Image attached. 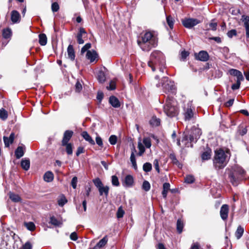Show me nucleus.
Returning <instances> with one entry per match:
<instances>
[{"instance_id": "f257e3e1", "label": "nucleus", "mask_w": 249, "mask_h": 249, "mask_svg": "<svg viewBox=\"0 0 249 249\" xmlns=\"http://www.w3.org/2000/svg\"><path fill=\"white\" fill-rule=\"evenodd\" d=\"M148 65L153 71L159 69L160 72L163 73L165 68V59L163 53L158 50L153 51L150 55Z\"/></svg>"}, {"instance_id": "f03ea898", "label": "nucleus", "mask_w": 249, "mask_h": 249, "mask_svg": "<svg viewBox=\"0 0 249 249\" xmlns=\"http://www.w3.org/2000/svg\"><path fill=\"white\" fill-rule=\"evenodd\" d=\"M137 42L142 51L148 52L157 46L158 38L151 32H146L139 38Z\"/></svg>"}, {"instance_id": "7ed1b4c3", "label": "nucleus", "mask_w": 249, "mask_h": 249, "mask_svg": "<svg viewBox=\"0 0 249 249\" xmlns=\"http://www.w3.org/2000/svg\"><path fill=\"white\" fill-rule=\"evenodd\" d=\"M214 153L213 163L215 168L220 169L224 168L230 159V153L228 151L226 152L220 148L216 150Z\"/></svg>"}, {"instance_id": "20e7f679", "label": "nucleus", "mask_w": 249, "mask_h": 249, "mask_svg": "<svg viewBox=\"0 0 249 249\" xmlns=\"http://www.w3.org/2000/svg\"><path fill=\"white\" fill-rule=\"evenodd\" d=\"M182 114L185 122L194 121L196 118L195 107L190 101H184L182 106Z\"/></svg>"}, {"instance_id": "39448f33", "label": "nucleus", "mask_w": 249, "mask_h": 249, "mask_svg": "<svg viewBox=\"0 0 249 249\" xmlns=\"http://www.w3.org/2000/svg\"><path fill=\"white\" fill-rule=\"evenodd\" d=\"M163 110L167 116L170 117H174L178 114V109L176 106V102L173 97L169 96L167 97Z\"/></svg>"}, {"instance_id": "423d86ee", "label": "nucleus", "mask_w": 249, "mask_h": 249, "mask_svg": "<svg viewBox=\"0 0 249 249\" xmlns=\"http://www.w3.org/2000/svg\"><path fill=\"white\" fill-rule=\"evenodd\" d=\"M228 171V177L230 181L233 186H237L239 182V176L245 174L244 170L240 167L236 166Z\"/></svg>"}, {"instance_id": "0eeeda50", "label": "nucleus", "mask_w": 249, "mask_h": 249, "mask_svg": "<svg viewBox=\"0 0 249 249\" xmlns=\"http://www.w3.org/2000/svg\"><path fill=\"white\" fill-rule=\"evenodd\" d=\"M161 86L165 93L174 92L175 89L174 82L170 80L167 77H163L161 80V83H158L156 84L157 88H160Z\"/></svg>"}, {"instance_id": "6e6552de", "label": "nucleus", "mask_w": 249, "mask_h": 249, "mask_svg": "<svg viewBox=\"0 0 249 249\" xmlns=\"http://www.w3.org/2000/svg\"><path fill=\"white\" fill-rule=\"evenodd\" d=\"M92 181L98 189L100 196L105 195L107 197L109 194V187L108 186H104L99 178L93 179Z\"/></svg>"}, {"instance_id": "1a4fd4ad", "label": "nucleus", "mask_w": 249, "mask_h": 249, "mask_svg": "<svg viewBox=\"0 0 249 249\" xmlns=\"http://www.w3.org/2000/svg\"><path fill=\"white\" fill-rule=\"evenodd\" d=\"M200 22L201 21L197 19L193 18H185L182 20L183 25L189 29L193 28Z\"/></svg>"}, {"instance_id": "9d476101", "label": "nucleus", "mask_w": 249, "mask_h": 249, "mask_svg": "<svg viewBox=\"0 0 249 249\" xmlns=\"http://www.w3.org/2000/svg\"><path fill=\"white\" fill-rule=\"evenodd\" d=\"M201 134V130L198 128L193 127L189 134V140L191 142H196Z\"/></svg>"}, {"instance_id": "9b49d317", "label": "nucleus", "mask_w": 249, "mask_h": 249, "mask_svg": "<svg viewBox=\"0 0 249 249\" xmlns=\"http://www.w3.org/2000/svg\"><path fill=\"white\" fill-rule=\"evenodd\" d=\"M87 33L84 28H80L77 35L76 38L78 44H82L84 43V39L87 38Z\"/></svg>"}, {"instance_id": "f8f14e48", "label": "nucleus", "mask_w": 249, "mask_h": 249, "mask_svg": "<svg viewBox=\"0 0 249 249\" xmlns=\"http://www.w3.org/2000/svg\"><path fill=\"white\" fill-rule=\"evenodd\" d=\"M73 132L71 130H66L65 131L63 137L61 142L62 145L64 146L67 143H68L73 135Z\"/></svg>"}, {"instance_id": "ddd939ff", "label": "nucleus", "mask_w": 249, "mask_h": 249, "mask_svg": "<svg viewBox=\"0 0 249 249\" xmlns=\"http://www.w3.org/2000/svg\"><path fill=\"white\" fill-rule=\"evenodd\" d=\"M195 55L196 59L201 61H207L209 58V54L205 51H201Z\"/></svg>"}, {"instance_id": "4468645a", "label": "nucleus", "mask_w": 249, "mask_h": 249, "mask_svg": "<svg viewBox=\"0 0 249 249\" xmlns=\"http://www.w3.org/2000/svg\"><path fill=\"white\" fill-rule=\"evenodd\" d=\"M229 210V206L227 204H224L221 206L220 208V214L221 218L223 220H226L227 219Z\"/></svg>"}, {"instance_id": "2eb2a0df", "label": "nucleus", "mask_w": 249, "mask_h": 249, "mask_svg": "<svg viewBox=\"0 0 249 249\" xmlns=\"http://www.w3.org/2000/svg\"><path fill=\"white\" fill-rule=\"evenodd\" d=\"M241 20L244 23V26L246 30V36L249 38V17L245 15L242 16Z\"/></svg>"}, {"instance_id": "dca6fc26", "label": "nucleus", "mask_w": 249, "mask_h": 249, "mask_svg": "<svg viewBox=\"0 0 249 249\" xmlns=\"http://www.w3.org/2000/svg\"><path fill=\"white\" fill-rule=\"evenodd\" d=\"M136 152L135 148L134 146H133L131 149V153L130 157V160L132 163V167L134 168L135 170H137V165L136 163V160L135 156V152Z\"/></svg>"}, {"instance_id": "f3484780", "label": "nucleus", "mask_w": 249, "mask_h": 249, "mask_svg": "<svg viewBox=\"0 0 249 249\" xmlns=\"http://www.w3.org/2000/svg\"><path fill=\"white\" fill-rule=\"evenodd\" d=\"M109 104L115 108L120 107L121 104L118 99L114 96H111L109 99Z\"/></svg>"}, {"instance_id": "a211bd4d", "label": "nucleus", "mask_w": 249, "mask_h": 249, "mask_svg": "<svg viewBox=\"0 0 249 249\" xmlns=\"http://www.w3.org/2000/svg\"><path fill=\"white\" fill-rule=\"evenodd\" d=\"M20 16L18 12L13 10L11 12V19L13 23H18L20 21Z\"/></svg>"}, {"instance_id": "6ab92c4d", "label": "nucleus", "mask_w": 249, "mask_h": 249, "mask_svg": "<svg viewBox=\"0 0 249 249\" xmlns=\"http://www.w3.org/2000/svg\"><path fill=\"white\" fill-rule=\"evenodd\" d=\"M229 72L231 75L236 76L237 79L244 80L242 72L237 70L231 69L229 71Z\"/></svg>"}, {"instance_id": "aec40b11", "label": "nucleus", "mask_w": 249, "mask_h": 249, "mask_svg": "<svg viewBox=\"0 0 249 249\" xmlns=\"http://www.w3.org/2000/svg\"><path fill=\"white\" fill-rule=\"evenodd\" d=\"M124 186L130 187H132L134 183V178L130 175H127L124 180Z\"/></svg>"}, {"instance_id": "412c9836", "label": "nucleus", "mask_w": 249, "mask_h": 249, "mask_svg": "<svg viewBox=\"0 0 249 249\" xmlns=\"http://www.w3.org/2000/svg\"><path fill=\"white\" fill-rule=\"evenodd\" d=\"M10 199L14 202L18 203L21 201L22 199L18 195L10 192L8 194Z\"/></svg>"}, {"instance_id": "4be33fe9", "label": "nucleus", "mask_w": 249, "mask_h": 249, "mask_svg": "<svg viewBox=\"0 0 249 249\" xmlns=\"http://www.w3.org/2000/svg\"><path fill=\"white\" fill-rule=\"evenodd\" d=\"M97 54L95 51H87L86 57L88 59L90 60V62H94L95 59L97 58Z\"/></svg>"}, {"instance_id": "5701e85b", "label": "nucleus", "mask_w": 249, "mask_h": 249, "mask_svg": "<svg viewBox=\"0 0 249 249\" xmlns=\"http://www.w3.org/2000/svg\"><path fill=\"white\" fill-rule=\"evenodd\" d=\"M82 137L87 142H88L90 144L94 145V141L92 139L91 136L88 134L87 131H83L81 133Z\"/></svg>"}, {"instance_id": "b1692460", "label": "nucleus", "mask_w": 249, "mask_h": 249, "mask_svg": "<svg viewBox=\"0 0 249 249\" xmlns=\"http://www.w3.org/2000/svg\"><path fill=\"white\" fill-rule=\"evenodd\" d=\"M14 135H15L14 133H12L10 135L9 137H3L4 142L5 145L6 147H8L10 144L12 143V142L14 141Z\"/></svg>"}, {"instance_id": "393cba45", "label": "nucleus", "mask_w": 249, "mask_h": 249, "mask_svg": "<svg viewBox=\"0 0 249 249\" xmlns=\"http://www.w3.org/2000/svg\"><path fill=\"white\" fill-rule=\"evenodd\" d=\"M67 52L69 58L71 60H74L75 58V53L72 45L70 44L68 46Z\"/></svg>"}, {"instance_id": "a878e982", "label": "nucleus", "mask_w": 249, "mask_h": 249, "mask_svg": "<svg viewBox=\"0 0 249 249\" xmlns=\"http://www.w3.org/2000/svg\"><path fill=\"white\" fill-rule=\"evenodd\" d=\"M53 174L51 171H47L45 173L43 176L44 181L47 182H50L53 179Z\"/></svg>"}, {"instance_id": "bb28decb", "label": "nucleus", "mask_w": 249, "mask_h": 249, "mask_svg": "<svg viewBox=\"0 0 249 249\" xmlns=\"http://www.w3.org/2000/svg\"><path fill=\"white\" fill-rule=\"evenodd\" d=\"M169 158L174 164L177 165L179 168H182V165L177 160L174 153H171L169 155Z\"/></svg>"}, {"instance_id": "cd10ccee", "label": "nucleus", "mask_w": 249, "mask_h": 249, "mask_svg": "<svg viewBox=\"0 0 249 249\" xmlns=\"http://www.w3.org/2000/svg\"><path fill=\"white\" fill-rule=\"evenodd\" d=\"M107 236H104L93 248V249H97V248H101L103 247L107 243Z\"/></svg>"}, {"instance_id": "c85d7f7f", "label": "nucleus", "mask_w": 249, "mask_h": 249, "mask_svg": "<svg viewBox=\"0 0 249 249\" xmlns=\"http://www.w3.org/2000/svg\"><path fill=\"white\" fill-rule=\"evenodd\" d=\"M24 154L23 147L22 146H18V148L16 149L15 152V154L16 157V158L18 159L22 157Z\"/></svg>"}, {"instance_id": "c756f323", "label": "nucleus", "mask_w": 249, "mask_h": 249, "mask_svg": "<svg viewBox=\"0 0 249 249\" xmlns=\"http://www.w3.org/2000/svg\"><path fill=\"white\" fill-rule=\"evenodd\" d=\"M20 164H21V166L24 170L27 171L30 168V160L29 159H23L21 160Z\"/></svg>"}, {"instance_id": "7c9ffc66", "label": "nucleus", "mask_w": 249, "mask_h": 249, "mask_svg": "<svg viewBox=\"0 0 249 249\" xmlns=\"http://www.w3.org/2000/svg\"><path fill=\"white\" fill-rule=\"evenodd\" d=\"M182 142L184 143L185 146H193L191 143L192 142H191L189 140V135H187L185 133H183V137L182 140Z\"/></svg>"}, {"instance_id": "2f4dec72", "label": "nucleus", "mask_w": 249, "mask_h": 249, "mask_svg": "<svg viewBox=\"0 0 249 249\" xmlns=\"http://www.w3.org/2000/svg\"><path fill=\"white\" fill-rule=\"evenodd\" d=\"M170 185L169 183L165 182L163 184V190L162 192V195L163 198H166L167 197V193L170 189Z\"/></svg>"}, {"instance_id": "473e14b6", "label": "nucleus", "mask_w": 249, "mask_h": 249, "mask_svg": "<svg viewBox=\"0 0 249 249\" xmlns=\"http://www.w3.org/2000/svg\"><path fill=\"white\" fill-rule=\"evenodd\" d=\"M47 38L45 34H41L39 35V43L42 46L47 44Z\"/></svg>"}, {"instance_id": "72a5a7b5", "label": "nucleus", "mask_w": 249, "mask_h": 249, "mask_svg": "<svg viewBox=\"0 0 249 249\" xmlns=\"http://www.w3.org/2000/svg\"><path fill=\"white\" fill-rule=\"evenodd\" d=\"M12 35L11 30L9 28H6L3 30L2 36L5 39L9 38Z\"/></svg>"}, {"instance_id": "f704fd0d", "label": "nucleus", "mask_w": 249, "mask_h": 249, "mask_svg": "<svg viewBox=\"0 0 249 249\" xmlns=\"http://www.w3.org/2000/svg\"><path fill=\"white\" fill-rule=\"evenodd\" d=\"M67 201V199L63 195H61L57 200L58 204L61 207H63Z\"/></svg>"}, {"instance_id": "c9c22d12", "label": "nucleus", "mask_w": 249, "mask_h": 249, "mask_svg": "<svg viewBox=\"0 0 249 249\" xmlns=\"http://www.w3.org/2000/svg\"><path fill=\"white\" fill-rule=\"evenodd\" d=\"M160 123V120L155 116L153 117L150 121V124L153 126H159Z\"/></svg>"}, {"instance_id": "e433bc0d", "label": "nucleus", "mask_w": 249, "mask_h": 249, "mask_svg": "<svg viewBox=\"0 0 249 249\" xmlns=\"http://www.w3.org/2000/svg\"><path fill=\"white\" fill-rule=\"evenodd\" d=\"M244 228L242 227L241 226L238 227L235 232V236L236 237L237 239H239L242 237L244 233Z\"/></svg>"}, {"instance_id": "4c0bfd02", "label": "nucleus", "mask_w": 249, "mask_h": 249, "mask_svg": "<svg viewBox=\"0 0 249 249\" xmlns=\"http://www.w3.org/2000/svg\"><path fill=\"white\" fill-rule=\"evenodd\" d=\"M184 224L183 221L181 219H178L177 223V230L179 233H181L182 231Z\"/></svg>"}, {"instance_id": "58836bf2", "label": "nucleus", "mask_w": 249, "mask_h": 249, "mask_svg": "<svg viewBox=\"0 0 249 249\" xmlns=\"http://www.w3.org/2000/svg\"><path fill=\"white\" fill-rule=\"evenodd\" d=\"M50 223H51L52 225H53L55 226H60L62 224L60 221L58 220L54 216L51 217Z\"/></svg>"}, {"instance_id": "ea45409f", "label": "nucleus", "mask_w": 249, "mask_h": 249, "mask_svg": "<svg viewBox=\"0 0 249 249\" xmlns=\"http://www.w3.org/2000/svg\"><path fill=\"white\" fill-rule=\"evenodd\" d=\"M97 79L100 83H103L106 80V76L104 72L100 71L97 74Z\"/></svg>"}, {"instance_id": "a19ab883", "label": "nucleus", "mask_w": 249, "mask_h": 249, "mask_svg": "<svg viewBox=\"0 0 249 249\" xmlns=\"http://www.w3.org/2000/svg\"><path fill=\"white\" fill-rule=\"evenodd\" d=\"M138 148L139 150L138 155L139 156H142L145 152V148L140 141L138 142Z\"/></svg>"}, {"instance_id": "79ce46f5", "label": "nucleus", "mask_w": 249, "mask_h": 249, "mask_svg": "<svg viewBox=\"0 0 249 249\" xmlns=\"http://www.w3.org/2000/svg\"><path fill=\"white\" fill-rule=\"evenodd\" d=\"M211 151L208 150L204 152L201 155V158L202 160H208L211 158Z\"/></svg>"}, {"instance_id": "37998d69", "label": "nucleus", "mask_w": 249, "mask_h": 249, "mask_svg": "<svg viewBox=\"0 0 249 249\" xmlns=\"http://www.w3.org/2000/svg\"><path fill=\"white\" fill-rule=\"evenodd\" d=\"M166 21L169 27L172 29L174 27V20L171 16L166 17Z\"/></svg>"}, {"instance_id": "c03bdc74", "label": "nucleus", "mask_w": 249, "mask_h": 249, "mask_svg": "<svg viewBox=\"0 0 249 249\" xmlns=\"http://www.w3.org/2000/svg\"><path fill=\"white\" fill-rule=\"evenodd\" d=\"M8 117V113L4 108H1L0 109V118L3 120H6Z\"/></svg>"}, {"instance_id": "a18cd8bd", "label": "nucleus", "mask_w": 249, "mask_h": 249, "mask_svg": "<svg viewBox=\"0 0 249 249\" xmlns=\"http://www.w3.org/2000/svg\"><path fill=\"white\" fill-rule=\"evenodd\" d=\"M244 80L236 79V82L235 83L233 84L231 86V89L233 90L238 89L240 88L241 82L243 81Z\"/></svg>"}, {"instance_id": "49530a36", "label": "nucleus", "mask_w": 249, "mask_h": 249, "mask_svg": "<svg viewBox=\"0 0 249 249\" xmlns=\"http://www.w3.org/2000/svg\"><path fill=\"white\" fill-rule=\"evenodd\" d=\"M64 146H66V151L68 155L72 154V145L71 143H67Z\"/></svg>"}, {"instance_id": "de8ad7c7", "label": "nucleus", "mask_w": 249, "mask_h": 249, "mask_svg": "<svg viewBox=\"0 0 249 249\" xmlns=\"http://www.w3.org/2000/svg\"><path fill=\"white\" fill-rule=\"evenodd\" d=\"M143 170L145 172H149L152 170V164L149 162H146L143 165Z\"/></svg>"}, {"instance_id": "09e8293b", "label": "nucleus", "mask_w": 249, "mask_h": 249, "mask_svg": "<svg viewBox=\"0 0 249 249\" xmlns=\"http://www.w3.org/2000/svg\"><path fill=\"white\" fill-rule=\"evenodd\" d=\"M111 183L113 186H119L120 183L118 177L116 176H112L111 177Z\"/></svg>"}, {"instance_id": "8fccbe9b", "label": "nucleus", "mask_w": 249, "mask_h": 249, "mask_svg": "<svg viewBox=\"0 0 249 249\" xmlns=\"http://www.w3.org/2000/svg\"><path fill=\"white\" fill-rule=\"evenodd\" d=\"M150 187H151L150 184L148 181L144 180L143 182L142 185V188L143 190L147 192L150 190Z\"/></svg>"}, {"instance_id": "3c124183", "label": "nucleus", "mask_w": 249, "mask_h": 249, "mask_svg": "<svg viewBox=\"0 0 249 249\" xmlns=\"http://www.w3.org/2000/svg\"><path fill=\"white\" fill-rule=\"evenodd\" d=\"M124 214V211L123 209L122 206H120L119 207L117 212V217L118 218H122Z\"/></svg>"}, {"instance_id": "603ef678", "label": "nucleus", "mask_w": 249, "mask_h": 249, "mask_svg": "<svg viewBox=\"0 0 249 249\" xmlns=\"http://www.w3.org/2000/svg\"><path fill=\"white\" fill-rule=\"evenodd\" d=\"M117 140L118 138L116 135H112L109 137L108 141L111 145H115L117 143Z\"/></svg>"}, {"instance_id": "864d4df0", "label": "nucleus", "mask_w": 249, "mask_h": 249, "mask_svg": "<svg viewBox=\"0 0 249 249\" xmlns=\"http://www.w3.org/2000/svg\"><path fill=\"white\" fill-rule=\"evenodd\" d=\"M143 143L145 146L147 148H149L151 146V141L149 138H144L143 139Z\"/></svg>"}, {"instance_id": "5fc2aeb1", "label": "nucleus", "mask_w": 249, "mask_h": 249, "mask_svg": "<svg viewBox=\"0 0 249 249\" xmlns=\"http://www.w3.org/2000/svg\"><path fill=\"white\" fill-rule=\"evenodd\" d=\"M25 226L27 229L30 231H33L35 229V225L33 222L26 223Z\"/></svg>"}, {"instance_id": "6e6d98bb", "label": "nucleus", "mask_w": 249, "mask_h": 249, "mask_svg": "<svg viewBox=\"0 0 249 249\" xmlns=\"http://www.w3.org/2000/svg\"><path fill=\"white\" fill-rule=\"evenodd\" d=\"M194 181L195 178L192 175H187L185 178V182L187 183H192Z\"/></svg>"}, {"instance_id": "4d7b16f0", "label": "nucleus", "mask_w": 249, "mask_h": 249, "mask_svg": "<svg viewBox=\"0 0 249 249\" xmlns=\"http://www.w3.org/2000/svg\"><path fill=\"white\" fill-rule=\"evenodd\" d=\"M51 8L53 12H56L59 9V6L57 2H54L52 4Z\"/></svg>"}, {"instance_id": "13d9d810", "label": "nucleus", "mask_w": 249, "mask_h": 249, "mask_svg": "<svg viewBox=\"0 0 249 249\" xmlns=\"http://www.w3.org/2000/svg\"><path fill=\"white\" fill-rule=\"evenodd\" d=\"M75 91L77 92H80L82 89V86L81 83L79 81H77L75 85Z\"/></svg>"}, {"instance_id": "bf43d9fd", "label": "nucleus", "mask_w": 249, "mask_h": 249, "mask_svg": "<svg viewBox=\"0 0 249 249\" xmlns=\"http://www.w3.org/2000/svg\"><path fill=\"white\" fill-rule=\"evenodd\" d=\"M237 35L236 30L235 29H232L227 33V36L230 38H232L233 36Z\"/></svg>"}, {"instance_id": "052dcab7", "label": "nucleus", "mask_w": 249, "mask_h": 249, "mask_svg": "<svg viewBox=\"0 0 249 249\" xmlns=\"http://www.w3.org/2000/svg\"><path fill=\"white\" fill-rule=\"evenodd\" d=\"M91 44L90 43H88L86 44L81 49V52L82 53H84L85 52L88 51V49L90 48Z\"/></svg>"}, {"instance_id": "680f3d73", "label": "nucleus", "mask_w": 249, "mask_h": 249, "mask_svg": "<svg viewBox=\"0 0 249 249\" xmlns=\"http://www.w3.org/2000/svg\"><path fill=\"white\" fill-rule=\"evenodd\" d=\"M95 141L97 144H98L99 146L101 147L103 146V141L102 138L100 136H97L96 137Z\"/></svg>"}, {"instance_id": "e2e57ef3", "label": "nucleus", "mask_w": 249, "mask_h": 249, "mask_svg": "<svg viewBox=\"0 0 249 249\" xmlns=\"http://www.w3.org/2000/svg\"><path fill=\"white\" fill-rule=\"evenodd\" d=\"M77 183V178L74 177L71 180V185L73 189H76Z\"/></svg>"}, {"instance_id": "0e129e2a", "label": "nucleus", "mask_w": 249, "mask_h": 249, "mask_svg": "<svg viewBox=\"0 0 249 249\" xmlns=\"http://www.w3.org/2000/svg\"><path fill=\"white\" fill-rule=\"evenodd\" d=\"M153 164L155 169L158 172V173H159L160 172V170L159 167V160L157 159H155L154 160Z\"/></svg>"}, {"instance_id": "69168bd1", "label": "nucleus", "mask_w": 249, "mask_h": 249, "mask_svg": "<svg viewBox=\"0 0 249 249\" xmlns=\"http://www.w3.org/2000/svg\"><path fill=\"white\" fill-rule=\"evenodd\" d=\"M86 193L84 195L85 197H89L91 192V188L89 186L85 187Z\"/></svg>"}, {"instance_id": "338daca9", "label": "nucleus", "mask_w": 249, "mask_h": 249, "mask_svg": "<svg viewBox=\"0 0 249 249\" xmlns=\"http://www.w3.org/2000/svg\"><path fill=\"white\" fill-rule=\"evenodd\" d=\"M107 89L109 90H114L116 88V85L114 82L111 81L109 84V86H107Z\"/></svg>"}, {"instance_id": "774afa93", "label": "nucleus", "mask_w": 249, "mask_h": 249, "mask_svg": "<svg viewBox=\"0 0 249 249\" xmlns=\"http://www.w3.org/2000/svg\"><path fill=\"white\" fill-rule=\"evenodd\" d=\"M32 246L29 242H26L22 247V249H32Z\"/></svg>"}]
</instances>
